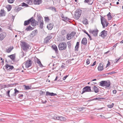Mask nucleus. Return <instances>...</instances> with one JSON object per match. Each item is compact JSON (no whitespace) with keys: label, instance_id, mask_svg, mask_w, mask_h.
<instances>
[{"label":"nucleus","instance_id":"nucleus-1","mask_svg":"<svg viewBox=\"0 0 123 123\" xmlns=\"http://www.w3.org/2000/svg\"><path fill=\"white\" fill-rule=\"evenodd\" d=\"M99 86L106 87H109L111 85V83L110 81H102L99 82Z\"/></svg>","mask_w":123,"mask_h":123},{"label":"nucleus","instance_id":"nucleus-2","mask_svg":"<svg viewBox=\"0 0 123 123\" xmlns=\"http://www.w3.org/2000/svg\"><path fill=\"white\" fill-rule=\"evenodd\" d=\"M82 11L80 9H78L75 11L74 14V18L77 20L78 19L80 16Z\"/></svg>","mask_w":123,"mask_h":123},{"label":"nucleus","instance_id":"nucleus-3","mask_svg":"<svg viewBox=\"0 0 123 123\" xmlns=\"http://www.w3.org/2000/svg\"><path fill=\"white\" fill-rule=\"evenodd\" d=\"M101 23L102 24L103 28L107 27L109 23L107 22L106 20L102 16L101 17Z\"/></svg>","mask_w":123,"mask_h":123},{"label":"nucleus","instance_id":"nucleus-4","mask_svg":"<svg viewBox=\"0 0 123 123\" xmlns=\"http://www.w3.org/2000/svg\"><path fill=\"white\" fill-rule=\"evenodd\" d=\"M67 47V45L66 43L64 42L60 43L58 46L59 50H61L66 49Z\"/></svg>","mask_w":123,"mask_h":123},{"label":"nucleus","instance_id":"nucleus-5","mask_svg":"<svg viewBox=\"0 0 123 123\" xmlns=\"http://www.w3.org/2000/svg\"><path fill=\"white\" fill-rule=\"evenodd\" d=\"M21 47L23 50H26L29 49V45L26 42L23 41L21 42Z\"/></svg>","mask_w":123,"mask_h":123},{"label":"nucleus","instance_id":"nucleus-6","mask_svg":"<svg viewBox=\"0 0 123 123\" xmlns=\"http://www.w3.org/2000/svg\"><path fill=\"white\" fill-rule=\"evenodd\" d=\"M91 87L89 86H86L84 87L83 89V91L81 93V94H82L85 92H92L91 89Z\"/></svg>","mask_w":123,"mask_h":123},{"label":"nucleus","instance_id":"nucleus-7","mask_svg":"<svg viewBox=\"0 0 123 123\" xmlns=\"http://www.w3.org/2000/svg\"><path fill=\"white\" fill-rule=\"evenodd\" d=\"M32 63V62L31 60H29L26 61L25 62V63L26 67L27 68H29L31 66Z\"/></svg>","mask_w":123,"mask_h":123},{"label":"nucleus","instance_id":"nucleus-8","mask_svg":"<svg viewBox=\"0 0 123 123\" xmlns=\"http://www.w3.org/2000/svg\"><path fill=\"white\" fill-rule=\"evenodd\" d=\"M98 32V30L97 29L94 30H90L89 31L90 33L92 34L93 35L94 37H96L97 36Z\"/></svg>","mask_w":123,"mask_h":123},{"label":"nucleus","instance_id":"nucleus-9","mask_svg":"<svg viewBox=\"0 0 123 123\" xmlns=\"http://www.w3.org/2000/svg\"><path fill=\"white\" fill-rule=\"evenodd\" d=\"M6 33L5 32H2L0 34V40L2 41L6 37Z\"/></svg>","mask_w":123,"mask_h":123},{"label":"nucleus","instance_id":"nucleus-10","mask_svg":"<svg viewBox=\"0 0 123 123\" xmlns=\"http://www.w3.org/2000/svg\"><path fill=\"white\" fill-rule=\"evenodd\" d=\"M107 31L104 30L102 31L100 33L101 36L103 38L106 37L107 35Z\"/></svg>","mask_w":123,"mask_h":123},{"label":"nucleus","instance_id":"nucleus-11","mask_svg":"<svg viewBox=\"0 0 123 123\" xmlns=\"http://www.w3.org/2000/svg\"><path fill=\"white\" fill-rule=\"evenodd\" d=\"M52 37L51 35L47 37L44 39V43H48L49 40L52 38Z\"/></svg>","mask_w":123,"mask_h":123},{"label":"nucleus","instance_id":"nucleus-12","mask_svg":"<svg viewBox=\"0 0 123 123\" xmlns=\"http://www.w3.org/2000/svg\"><path fill=\"white\" fill-rule=\"evenodd\" d=\"M37 30H35L32 32L30 35L31 38H33L35 35L37 34Z\"/></svg>","mask_w":123,"mask_h":123},{"label":"nucleus","instance_id":"nucleus-13","mask_svg":"<svg viewBox=\"0 0 123 123\" xmlns=\"http://www.w3.org/2000/svg\"><path fill=\"white\" fill-rule=\"evenodd\" d=\"M5 67L6 68V69L7 70H12L14 68L13 66H10L7 64H6V65L5 66Z\"/></svg>","mask_w":123,"mask_h":123},{"label":"nucleus","instance_id":"nucleus-14","mask_svg":"<svg viewBox=\"0 0 123 123\" xmlns=\"http://www.w3.org/2000/svg\"><path fill=\"white\" fill-rule=\"evenodd\" d=\"M98 69L99 71H101L103 70V64L102 63L99 64V65L98 67Z\"/></svg>","mask_w":123,"mask_h":123},{"label":"nucleus","instance_id":"nucleus-15","mask_svg":"<svg viewBox=\"0 0 123 123\" xmlns=\"http://www.w3.org/2000/svg\"><path fill=\"white\" fill-rule=\"evenodd\" d=\"M42 2V0H34V3L35 5H39Z\"/></svg>","mask_w":123,"mask_h":123},{"label":"nucleus","instance_id":"nucleus-16","mask_svg":"<svg viewBox=\"0 0 123 123\" xmlns=\"http://www.w3.org/2000/svg\"><path fill=\"white\" fill-rule=\"evenodd\" d=\"M35 61L39 65L40 67H42L43 66V65L41 63V62L39 59L37 58L35 60Z\"/></svg>","mask_w":123,"mask_h":123},{"label":"nucleus","instance_id":"nucleus-17","mask_svg":"<svg viewBox=\"0 0 123 123\" xmlns=\"http://www.w3.org/2000/svg\"><path fill=\"white\" fill-rule=\"evenodd\" d=\"M57 95L56 93H54L53 92L50 93L48 91H47L46 93V96L48 95L50 96H55Z\"/></svg>","mask_w":123,"mask_h":123},{"label":"nucleus","instance_id":"nucleus-18","mask_svg":"<svg viewBox=\"0 0 123 123\" xmlns=\"http://www.w3.org/2000/svg\"><path fill=\"white\" fill-rule=\"evenodd\" d=\"M31 18L28 20L25 21L24 22V25L25 26H26L28 25L31 22Z\"/></svg>","mask_w":123,"mask_h":123},{"label":"nucleus","instance_id":"nucleus-19","mask_svg":"<svg viewBox=\"0 0 123 123\" xmlns=\"http://www.w3.org/2000/svg\"><path fill=\"white\" fill-rule=\"evenodd\" d=\"M87 40L86 38H84L82 39L81 43L84 45H86L87 43Z\"/></svg>","mask_w":123,"mask_h":123},{"label":"nucleus","instance_id":"nucleus-20","mask_svg":"<svg viewBox=\"0 0 123 123\" xmlns=\"http://www.w3.org/2000/svg\"><path fill=\"white\" fill-rule=\"evenodd\" d=\"M31 25H32L34 27L36 26V24L35 23V20L33 18V17H32L31 18Z\"/></svg>","mask_w":123,"mask_h":123},{"label":"nucleus","instance_id":"nucleus-21","mask_svg":"<svg viewBox=\"0 0 123 123\" xmlns=\"http://www.w3.org/2000/svg\"><path fill=\"white\" fill-rule=\"evenodd\" d=\"M37 20L39 23H40L42 22H43V18L41 16H38Z\"/></svg>","mask_w":123,"mask_h":123},{"label":"nucleus","instance_id":"nucleus-22","mask_svg":"<svg viewBox=\"0 0 123 123\" xmlns=\"http://www.w3.org/2000/svg\"><path fill=\"white\" fill-rule=\"evenodd\" d=\"M34 28L31 27L30 25H29L25 29V30L27 31H30L33 30Z\"/></svg>","mask_w":123,"mask_h":123},{"label":"nucleus","instance_id":"nucleus-23","mask_svg":"<svg viewBox=\"0 0 123 123\" xmlns=\"http://www.w3.org/2000/svg\"><path fill=\"white\" fill-rule=\"evenodd\" d=\"M93 88L95 93H97L98 92L99 89L96 86H94Z\"/></svg>","mask_w":123,"mask_h":123},{"label":"nucleus","instance_id":"nucleus-24","mask_svg":"<svg viewBox=\"0 0 123 123\" xmlns=\"http://www.w3.org/2000/svg\"><path fill=\"white\" fill-rule=\"evenodd\" d=\"M47 27L49 30H51L53 28V24H50L48 25Z\"/></svg>","mask_w":123,"mask_h":123},{"label":"nucleus","instance_id":"nucleus-25","mask_svg":"<svg viewBox=\"0 0 123 123\" xmlns=\"http://www.w3.org/2000/svg\"><path fill=\"white\" fill-rule=\"evenodd\" d=\"M5 12L3 9H1L0 12V16H5Z\"/></svg>","mask_w":123,"mask_h":123},{"label":"nucleus","instance_id":"nucleus-26","mask_svg":"<svg viewBox=\"0 0 123 123\" xmlns=\"http://www.w3.org/2000/svg\"><path fill=\"white\" fill-rule=\"evenodd\" d=\"M84 2L85 3H87L88 4L90 5H92L93 2L92 0H85Z\"/></svg>","mask_w":123,"mask_h":123},{"label":"nucleus","instance_id":"nucleus-27","mask_svg":"<svg viewBox=\"0 0 123 123\" xmlns=\"http://www.w3.org/2000/svg\"><path fill=\"white\" fill-rule=\"evenodd\" d=\"M52 48H53V49L54 50L55 52L56 53L57 52L58 49L57 47L55 45H53L52 46Z\"/></svg>","mask_w":123,"mask_h":123},{"label":"nucleus","instance_id":"nucleus-28","mask_svg":"<svg viewBox=\"0 0 123 123\" xmlns=\"http://www.w3.org/2000/svg\"><path fill=\"white\" fill-rule=\"evenodd\" d=\"M13 49V47H9L8 49H6V52L7 53H10L11 52V51Z\"/></svg>","mask_w":123,"mask_h":123},{"label":"nucleus","instance_id":"nucleus-29","mask_svg":"<svg viewBox=\"0 0 123 123\" xmlns=\"http://www.w3.org/2000/svg\"><path fill=\"white\" fill-rule=\"evenodd\" d=\"M79 42H77L76 45L75 47V51H78V49L79 47Z\"/></svg>","mask_w":123,"mask_h":123},{"label":"nucleus","instance_id":"nucleus-30","mask_svg":"<svg viewBox=\"0 0 123 123\" xmlns=\"http://www.w3.org/2000/svg\"><path fill=\"white\" fill-rule=\"evenodd\" d=\"M72 35L71 33L68 34L67 35V38L68 40H70L72 38Z\"/></svg>","mask_w":123,"mask_h":123},{"label":"nucleus","instance_id":"nucleus-31","mask_svg":"<svg viewBox=\"0 0 123 123\" xmlns=\"http://www.w3.org/2000/svg\"><path fill=\"white\" fill-rule=\"evenodd\" d=\"M111 13L109 12L107 14V16L108 17V20H110L112 18V17L111 15Z\"/></svg>","mask_w":123,"mask_h":123},{"label":"nucleus","instance_id":"nucleus-32","mask_svg":"<svg viewBox=\"0 0 123 123\" xmlns=\"http://www.w3.org/2000/svg\"><path fill=\"white\" fill-rule=\"evenodd\" d=\"M6 7L8 11H10L11 10L12 8L11 6L10 5H7Z\"/></svg>","mask_w":123,"mask_h":123},{"label":"nucleus","instance_id":"nucleus-33","mask_svg":"<svg viewBox=\"0 0 123 123\" xmlns=\"http://www.w3.org/2000/svg\"><path fill=\"white\" fill-rule=\"evenodd\" d=\"M8 57H10L12 60H14L15 58V56L14 54L8 55Z\"/></svg>","mask_w":123,"mask_h":123},{"label":"nucleus","instance_id":"nucleus-34","mask_svg":"<svg viewBox=\"0 0 123 123\" xmlns=\"http://www.w3.org/2000/svg\"><path fill=\"white\" fill-rule=\"evenodd\" d=\"M83 23L84 24L87 25L88 24V20L86 18L83 21Z\"/></svg>","mask_w":123,"mask_h":123},{"label":"nucleus","instance_id":"nucleus-35","mask_svg":"<svg viewBox=\"0 0 123 123\" xmlns=\"http://www.w3.org/2000/svg\"><path fill=\"white\" fill-rule=\"evenodd\" d=\"M67 44L68 47L69 49H70L71 46V44L69 42H68L67 43Z\"/></svg>","mask_w":123,"mask_h":123},{"label":"nucleus","instance_id":"nucleus-36","mask_svg":"<svg viewBox=\"0 0 123 123\" xmlns=\"http://www.w3.org/2000/svg\"><path fill=\"white\" fill-rule=\"evenodd\" d=\"M14 93L13 94V96H15L16 95V93L19 92V91L17 90L16 89H14Z\"/></svg>","mask_w":123,"mask_h":123},{"label":"nucleus","instance_id":"nucleus-37","mask_svg":"<svg viewBox=\"0 0 123 123\" xmlns=\"http://www.w3.org/2000/svg\"><path fill=\"white\" fill-rule=\"evenodd\" d=\"M114 106V104L112 103L111 105H107V107L110 108H111Z\"/></svg>","mask_w":123,"mask_h":123},{"label":"nucleus","instance_id":"nucleus-38","mask_svg":"<svg viewBox=\"0 0 123 123\" xmlns=\"http://www.w3.org/2000/svg\"><path fill=\"white\" fill-rule=\"evenodd\" d=\"M24 86H25V88L26 90H28L30 89V87L29 86L24 85Z\"/></svg>","mask_w":123,"mask_h":123},{"label":"nucleus","instance_id":"nucleus-39","mask_svg":"<svg viewBox=\"0 0 123 123\" xmlns=\"http://www.w3.org/2000/svg\"><path fill=\"white\" fill-rule=\"evenodd\" d=\"M43 22H41L40 23L39 27L41 29H42L43 28Z\"/></svg>","mask_w":123,"mask_h":123},{"label":"nucleus","instance_id":"nucleus-40","mask_svg":"<svg viewBox=\"0 0 123 123\" xmlns=\"http://www.w3.org/2000/svg\"><path fill=\"white\" fill-rule=\"evenodd\" d=\"M22 6H25L26 7H28V5L24 3H22Z\"/></svg>","mask_w":123,"mask_h":123},{"label":"nucleus","instance_id":"nucleus-41","mask_svg":"<svg viewBox=\"0 0 123 123\" xmlns=\"http://www.w3.org/2000/svg\"><path fill=\"white\" fill-rule=\"evenodd\" d=\"M65 117H60L59 120L61 121H64L65 120Z\"/></svg>","mask_w":123,"mask_h":123},{"label":"nucleus","instance_id":"nucleus-42","mask_svg":"<svg viewBox=\"0 0 123 123\" xmlns=\"http://www.w3.org/2000/svg\"><path fill=\"white\" fill-rule=\"evenodd\" d=\"M8 2L9 3H12L14 1V0H7Z\"/></svg>","mask_w":123,"mask_h":123},{"label":"nucleus","instance_id":"nucleus-43","mask_svg":"<svg viewBox=\"0 0 123 123\" xmlns=\"http://www.w3.org/2000/svg\"><path fill=\"white\" fill-rule=\"evenodd\" d=\"M66 33V31L65 30H62L61 31V33L63 35H64Z\"/></svg>","mask_w":123,"mask_h":123},{"label":"nucleus","instance_id":"nucleus-44","mask_svg":"<svg viewBox=\"0 0 123 123\" xmlns=\"http://www.w3.org/2000/svg\"><path fill=\"white\" fill-rule=\"evenodd\" d=\"M51 10L53 11H54L55 12H56V8L54 7H51Z\"/></svg>","mask_w":123,"mask_h":123},{"label":"nucleus","instance_id":"nucleus-45","mask_svg":"<svg viewBox=\"0 0 123 123\" xmlns=\"http://www.w3.org/2000/svg\"><path fill=\"white\" fill-rule=\"evenodd\" d=\"M90 61L88 59H87V60L86 61V63L87 64H89L90 63Z\"/></svg>","mask_w":123,"mask_h":123},{"label":"nucleus","instance_id":"nucleus-46","mask_svg":"<svg viewBox=\"0 0 123 123\" xmlns=\"http://www.w3.org/2000/svg\"><path fill=\"white\" fill-rule=\"evenodd\" d=\"M121 57H120L118 59H115V60L116 61V63H117L118 61L120 59Z\"/></svg>","mask_w":123,"mask_h":123},{"label":"nucleus","instance_id":"nucleus-47","mask_svg":"<svg viewBox=\"0 0 123 123\" xmlns=\"http://www.w3.org/2000/svg\"><path fill=\"white\" fill-rule=\"evenodd\" d=\"M71 34L72 35V36L73 37V36H74L75 34V33L73 32H72L71 33Z\"/></svg>","mask_w":123,"mask_h":123},{"label":"nucleus","instance_id":"nucleus-48","mask_svg":"<svg viewBox=\"0 0 123 123\" xmlns=\"http://www.w3.org/2000/svg\"><path fill=\"white\" fill-rule=\"evenodd\" d=\"M68 75H67L65 76L63 79V80H65L66 79V78H67V77L68 76Z\"/></svg>","mask_w":123,"mask_h":123},{"label":"nucleus","instance_id":"nucleus-49","mask_svg":"<svg viewBox=\"0 0 123 123\" xmlns=\"http://www.w3.org/2000/svg\"><path fill=\"white\" fill-rule=\"evenodd\" d=\"M23 94H19L18 95V97L19 98H21V97H23Z\"/></svg>","mask_w":123,"mask_h":123},{"label":"nucleus","instance_id":"nucleus-50","mask_svg":"<svg viewBox=\"0 0 123 123\" xmlns=\"http://www.w3.org/2000/svg\"><path fill=\"white\" fill-rule=\"evenodd\" d=\"M110 65V62L108 61V63L107 64L106 67H108Z\"/></svg>","mask_w":123,"mask_h":123},{"label":"nucleus","instance_id":"nucleus-51","mask_svg":"<svg viewBox=\"0 0 123 123\" xmlns=\"http://www.w3.org/2000/svg\"><path fill=\"white\" fill-rule=\"evenodd\" d=\"M96 61H95L92 64L91 66H93L95 65L96 64Z\"/></svg>","mask_w":123,"mask_h":123},{"label":"nucleus","instance_id":"nucleus-52","mask_svg":"<svg viewBox=\"0 0 123 123\" xmlns=\"http://www.w3.org/2000/svg\"><path fill=\"white\" fill-rule=\"evenodd\" d=\"M117 92V91L116 90H114L113 91V94H115Z\"/></svg>","mask_w":123,"mask_h":123},{"label":"nucleus","instance_id":"nucleus-53","mask_svg":"<svg viewBox=\"0 0 123 123\" xmlns=\"http://www.w3.org/2000/svg\"><path fill=\"white\" fill-rule=\"evenodd\" d=\"M10 90H8L7 91V94L8 96H10L9 93H10Z\"/></svg>","mask_w":123,"mask_h":123},{"label":"nucleus","instance_id":"nucleus-54","mask_svg":"<svg viewBox=\"0 0 123 123\" xmlns=\"http://www.w3.org/2000/svg\"><path fill=\"white\" fill-rule=\"evenodd\" d=\"M44 18L45 20H49V19L48 17H45Z\"/></svg>","mask_w":123,"mask_h":123},{"label":"nucleus","instance_id":"nucleus-55","mask_svg":"<svg viewBox=\"0 0 123 123\" xmlns=\"http://www.w3.org/2000/svg\"><path fill=\"white\" fill-rule=\"evenodd\" d=\"M38 22H37V21H36L35 20V23L36 24V25H38Z\"/></svg>","mask_w":123,"mask_h":123},{"label":"nucleus","instance_id":"nucleus-56","mask_svg":"<svg viewBox=\"0 0 123 123\" xmlns=\"http://www.w3.org/2000/svg\"><path fill=\"white\" fill-rule=\"evenodd\" d=\"M60 117H56L55 119L57 120H60Z\"/></svg>","mask_w":123,"mask_h":123},{"label":"nucleus","instance_id":"nucleus-57","mask_svg":"<svg viewBox=\"0 0 123 123\" xmlns=\"http://www.w3.org/2000/svg\"><path fill=\"white\" fill-rule=\"evenodd\" d=\"M97 99H99V98H97L93 99V100H96Z\"/></svg>","mask_w":123,"mask_h":123},{"label":"nucleus","instance_id":"nucleus-58","mask_svg":"<svg viewBox=\"0 0 123 123\" xmlns=\"http://www.w3.org/2000/svg\"><path fill=\"white\" fill-rule=\"evenodd\" d=\"M88 37L89 38L90 40H92V38L90 36V35L89 34L88 35Z\"/></svg>","mask_w":123,"mask_h":123},{"label":"nucleus","instance_id":"nucleus-59","mask_svg":"<svg viewBox=\"0 0 123 123\" xmlns=\"http://www.w3.org/2000/svg\"><path fill=\"white\" fill-rule=\"evenodd\" d=\"M84 32L86 33L87 35H88L89 34H88V33L86 31H84Z\"/></svg>","mask_w":123,"mask_h":123},{"label":"nucleus","instance_id":"nucleus-60","mask_svg":"<svg viewBox=\"0 0 123 123\" xmlns=\"http://www.w3.org/2000/svg\"><path fill=\"white\" fill-rule=\"evenodd\" d=\"M97 80L96 79H94L92 80L91 81V82H92L93 81H96Z\"/></svg>","mask_w":123,"mask_h":123},{"label":"nucleus","instance_id":"nucleus-61","mask_svg":"<svg viewBox=\"0 0 123 123\" xmlns=\"http://www.w3.org/2000/svg\"><path fill=\"white\" fill-rule=\"evenodd\" d=\"M115 73V72H111L110 74H114Z\"/></svg>","mask_w":123,"mask_h":123},{"label":"nucleus","instance_id":"nucleus-62","mask_svg":"<svg viewBox=\"0 0 123 123\" xmlns=\"http://www.w3.org/2000/svg\"><path fill=\"white\" fill-rule=\"evenodd\" d=\"M61 68H65V66H64L63 65H62V66H61Z\"/></svg>","mask_w":123,"mask_h":123},{"label":"nucleus","instance_id":"nucleus-63","mask_svg":"<svg viewBox=\"0 0 123 123\" xmlns=\"http://www.w3.org/2000/svg\"><path fill=\"white\" fill-rule=\"evenodd\" d=\"M47 102V101L46 100H45L44 102H43V104H45Z\"/></svg>","mask_w":123,"mask_h":123},{"label":"nucleus","instance_id":"nucleus-64","mask_svg":"<svg viewBox=\"0 0 123 123\" xmlns=\"http://www.w3.org/2000/svg\"><path fill=\"white\" fill-rule=\"evenodd\" d=\"M117 44H115L114 46H113V47H115L116 46H117Z\"/></svg>","mask_w":123,"mask_h":123}]
</instances>
